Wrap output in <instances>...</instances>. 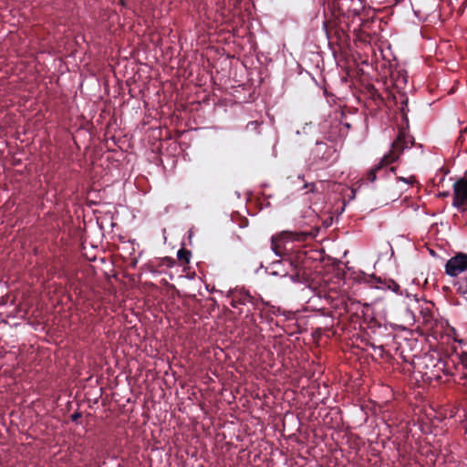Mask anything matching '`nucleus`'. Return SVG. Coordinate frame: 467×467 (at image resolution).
<instances>
[{
  "mask_svg": "<svg viewBox=\"0 0 467 467\" xmlns=\"http://www.w3.org/2000/svg\"><path fill=\"white\" fill-rule=\"evenodd\" d=\"M306 253L297 251L286 258L273 262L267 273L275 276H288L293 283L306 285L309 278L306 273Z\"/></svg>",
  "mask_w": 467,
  "mask_h": 467,
  "instance_id": "1",
  "label": "nucleus"
},
{
  "mask_svg": "<svg viewBox=\"0 0 467 467\" xmlns=\"http://www.w3.org/2000/svg\"><path fill=\"white\" fill-rule=\"evenodd\" d=\"M409 144L412 146L414 139L409 135L406 129H400L397 138L391 143L389 151L381 158L378 164L368 171L367 180L370 182H375L377 172L398 161L404 150L410 147Z\"/></svg>",
  "mask_w": 467,
  "mask_h": 467,
  "instance_id": "2",
  "label": "nucleus"
},
{
  "mask_svg": "<svg viewBox=\"0 0 467 467\" xmlns=\"http://www.w3.org/2000/svg\"><path fill=\"white\" fill-rule=\"evenodd\" d=\"M326 34L329 41V45L336 44L339 49L348 45L349 36L341 22L337 23L330 21L325 24Z\"/></svg>",
  "mask_w": 467,
  "mask_h": 467,
  "instance_id": "3",
  "label": "nucleus"
},
{
  "mask_svg": "<svg viewBox=\"0 0 467 467\" xmlns=\"http://www.w3.org/2000/svg\"><path fill=\"white\" fill-rule=\"evenodd\" d=\"M310 234L306 232H290V231H283L278 235L273 236L271 238V247L276 255L283 254V243L285 241H298L304 242L306 241Z\"/></svg>",
  "mask_w": 467,
  "mask_h": 467,
  "instance_id": "4",
  "label": "nucleus"
},
{
  "mask_svg": "<svg viewBox=\"0 0 467 467\" xmlns=\"http://www.w3.org/2000/svg\"><path fill=\"white\" fill-rule=\"evenodd\" d=\"M226 296L230 298V305L234 308H238L240 306H252V308L248 307L247 309V312L250 313L256 307L257 300L244 289L230 290Z\"/></svg>",
  "mask_w": 467,
  "mask_h": 467,
  "instance_id": "5",
  "label": "nucleus"
},
{
  "mask_svg": "<svg viewBox=\"0 0 467 467\" xmlns=\"http://www.w3.org/2000/svg\"><path fill=\"white\" fill-rule=\"evenodd\" d=\"M453 206L462 212L467 210V179H460L453 184Z\"/></svg>",
  "mask_w": 467,
  "mask_h": 467,
  "instance_id": "6",
  "label": "nucleus"
},
{
  "mask_svg": "<svg viewBox=\"0 0 467 467\" xmlns=\"http://www.w3.org/2000/svg\"><path fill=\"white\" fill-rule=\"evenodd\" d=\"M465 270H467V254L463 253L451 257L445 265V272L451 276H457Z\"/></svg>",
  "mask_w": 467,
  "mask_h": 467,
  "instance_id": "7",
  "label": "nucleus"
},
{
  "mask_svg": "<svg viewBox=\"0 0 467 467\" xmlns=\"http://www.w3.org/2000/svg\"><path fill=\"white\" fill-rule=\"evenodd\" d=\"M314 151L317 156H319L320 153H322V155L320 156L321 159L328 160L331 157V155L335 152V150L333 149V147H327V144L323 141H317Z\"/></svg>",
  "mask_w": 467,
  "mask_h": 467,
  "instance_id": "8",
  "label": "nucleus"
},
{
  "mask_svg": "<svg viewBox=\"0 0 467 467\" xmlns=\"http://www.w3.org/2000/svg\"><path fill=\"white\" fill-rule=\"evenodd\" d=\"M420 315L422 317V324L425 327L432 328L436 325L433 312L430 308H422L420 310Z\"/></svg>",
  "mask_w": 467,
  "mask_h": 467,
  "instance_id": "9",
  "label": "nucleus"
},
{
  "mask_svg": "<svg viewBox=\"0 0 467 467\" xmlns=\"http://www.w3.org/2000/svg\"><path fill=\"white\" fill-rule=\"evenodd\" d=\"M191 255H192V253L185 248H181L177 252L178 259L185 264H189Z\"/></svg>",
  "mask_w": 467,
  "mask_h": 467,
  "instance_id": "10",
  "label": "nucleus"
},
{
  "mask_svg": "<svg viewBox=\"0 0 467 467\" xmlns=\"http://www.w3.org/2000/svg\"><path fill=\"white\" fill-rule=\"evenodd\" d=\"M398 181H402L408 184H412L414 182H415V177L414 176H410L409 178H404V177H398L397 178Z\"/></svg>",
  "mask_w": 467,
  "mask_h": 467,
  "instance_id": "11",
  "label": "nucleus"
},
{
  "mask_svg": "<svg viewBox=\"0 0 467 467\" xmlns=\"http://www.w3.org/2000/svg\"><path fill=\"white\" fill-rule=\"evenodd\" d=\"M174 264V260L170 257L162 258V265L167 266H172Z\"/></svg>",
  "mask_w": 467,
  "mask_h": 467,
  "instance_id": "12",
  "label": "nucleus"
},
{
  "mask_svg": "<svg viewBox=\"0 0 467 467\" xmlns=\"http://www.w3.org/2000/svg\"><path fill=\"white\" fill-rule=\"evenodd\" d=\"M70 417L72 421H78L82 417V413L79 411H76Z\"/></svg>",
  "mask_w": 467,
  "mask_h": 467,
  "instance_id": "13",
  "label": "nucleus"
},
{
  "mask_svg": "<svg viewBox=\"0 0 467 467\" xmlns=\"http://www.w3.org/2000/svg\"><path fill=\"white\" fill-rule=\"evenodd\" d=\"M305 188H309V191L308 192H315L317 191V187H316V184L315 183H311V184H307L306 183L304 185Z\"/></svg>",
  "mask_w": 467,
  "mask_h": 467,
  "instance_id": "14",
  "label": "nucleus"
},
{
  "mask_svg": "<svg viewBox=\"0 0 467 467\" xmlns=\"http://www.w3.org/2000/svg\"><path fill=\"white\" fill-rule=\"evenodd\" d=\"M449 195H450L449 192H443L439 193V196H441V197H448Z\"/></svg>",
  "mask_w": 467,
  "mask_h": 467,
  "instance_id": "15",
  "label": "nucleus"
},
{
  "mask_svg": "<svg viewBox=\"0 0 467 467\" xmlns=\"http://www.w3.org/2000/svg\"><path fill=\"white\" fill-rule=\"evenodd\" d=\"M389 170H390L391 172H395L396 171V167H391Z\"/></svg>",
  "mask_w": 467,
  "mask_h": 467,
  "instance_id": "16",
  "label": "nucleus"
},
{
  "mask_svg": "<svg viewBox=\"0 0 467 467\" xmlns=\"http://www.w3.org/2000/svg\"><path fill=\"white\" fill-rule=\"evenodd\" d=\"M345 126H346L348 129H349V128H350V124H348V123H346V124H345Z\"/></svg>",
  "mask_w": 467,
  "mask_h": 467,
  "instance_id": "17",
  "label": "nucleus"
}]
</instances>
